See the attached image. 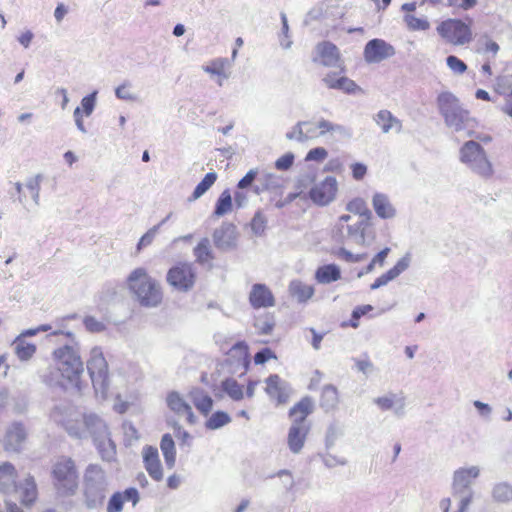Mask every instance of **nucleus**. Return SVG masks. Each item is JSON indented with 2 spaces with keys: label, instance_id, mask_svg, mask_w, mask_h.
I'll return each instance as SVG.
<instances>
[{
  "label": "nucleus",
  "instance_id": "1",
  "mask_svg": "<svg viewBox=\"0 0 512 512\" xmlns=\"http://www.w3.org/2000/svg\"><path fill=\"white\" fill-rule=\"evenodd\" d=\"M87 369L96 398L111 401L116 412L125 413L133 401L131 385L121 372L109 373L108 363L99 347L91 349Z\"/></svg>",
  "mask_w": 512,
  "mask_h": 512
},
{
  "label": "nucleus",
  "instance_id": "2",
  "mask_svg": "<svg viewBox=\"0 0 512 512\" xmlns=\"http://www.w3.org/2000/svg\"><path fill=\"white\" fill-rule=\"evenodd\" d=\"M481 475L478 465H464L454 470L451 480V497H443L439 501L441 512H469L474 494L471 489Z\"/></svg>",
  "mask_w": 512,
  "mask_h": 512
},
{
  "label": "nucleus",
  "instance_id": "3",
  "mask_svg": "<svg viewBox=\"0 0 512 512\" xmlns=\"http://www.w3.org/2000/svg\"><path fill=\"white\" fill-rule=\"evenodd\" d=\"M83 372V362L79 351L72 346H62L52 353V366L43 375L50 386L74 385Z\"/></svg>",
  "mask_w": 512,
  "mask_h": 512
},
{
  "label": "nucleus",
  "instance_id": "4",
  "mask_svg": "<svg viewBox=\"0 0 512 512\" xmlns=\"http://www.w3.org/2000/svg\"><path fill=\"white\" fill-rule=\"evenodd\" d=\"M437 106L445 125L455 133H463L465 137H476L477 120L463 108L458 97L451 92H442L437 97Z\"/></svg>",
  "mask_w": 512,
  "mask_h": 512
},
{
  "label": "nucleus",
  "instance_id": "5",
  "mask_svg": "<svg viewBox=\"0 0 512 512\" xmlns=\"http://www.w3.org/2000/svg\"><path fill=\"white\" fill-rule=\"evenodd\" d=\"M126 288L132 298L142 307H158L163 300L160 283L144 267L134 268L126 278Z\"/></svg>",
  "mask_w": 512,
  "mask_h": 512
},
{
  "label": "nucleus",
  "instance_id": "6",
  "mask_svg": "<svg viewBox=\"0 0 512 512\" xmlns=\"http://www.w3.org/2000/svg\"><path fill=\"white\" fill-rule=\"evenodd\" d=\"M52 418L64 426L70 435L78 438L102 436L106 433L104 422L96 415L81 416L72 410H56L52 413Z\"/></svg>",
  "mask_w": 512,
  "mask_h": 512
},
{
  "label": "nucleus",
  "instance_id": "7",
  "mask_svg": "<svg viewBox=\"0 0 512 512\" xmlns=\"http://www.w3.org/2000/svg\"><path fill=\"white\" fill-rule=\"evenodd\" d=\"M327 135L339 138H350L351 132L342 125L334 124L326 119H319L316 121L298 122L287 132L286 138L293 141L304 142Z\"/></svg>",
  "mask_w": 512,
  "mask_h": 512
},
{
  "label": "nucleus",
  "instance_id": "8",
  "mask_svg": "<svg viewBox=\"0 0 512 512\" xmlns=\"http://www.w3.org/2000/svg\"><path fill=\"white\" fill-rule=\"evenodd\" d=\"M334 230L341 236L346 232L348 239L363 247L369 246L375 240L371 218H356L350 214H344L338 218Z\"/></svg>",
  "mask_w": 512,
  "mask_h": 512
},
{
  "label": "nucleus",
  "instance_id": "9",
  "mask_svg": "<svg viewBox=\"0 0 512 512\" xmlns=\"http://www.w3.org/2000/svg\"><path fill=\"white\" fill-rule=\"evenodd\" d=\"M459 160L480 178L490 179L495 173L485 149L476 141L469 140L461 146Z\"/></svg>",
  "mask_w": 512,
  "mask_h": 512
},
{
  "label": "nucleus",
  "instance_id": "10",
  "mask_svg": "<svg viewBox=\"0 0 512 512\" xmlns=\"http://www.w3.org/2000/svg\"><path fill=\"white\" fill-rule=\"evenodd\" d=\"M439 37L447 44L463 46L470 43L473 33L470 24L459 18H447L436 26Z\"/></svg>",
  "mask_w": 512,
  "mask_h": 512
},
{
  "label": "nucleus",
  "instance_id": "11",
  "mask_svg": "<svg viewBox=\"0 0 512 512\" xmlns=\"http://www.w3.org/2000/svg\"><path fill=\"white\" fill-rule=\"evenodd\" d=\"M52 477L55 488L61 494L73 493L77 488L78 475L70 459L58 460L53 466Z\"/></svg>",
  "mask_w": 512,
  "mask_h": 512
},
{
  "label": "nucleus",
  "instance_id": "12",
  "mask_svg": "<svg viewBox=\"0 0 512 512\" xmlns=\"http://www.w3.org/2000/svg\"><path fill=\"white\" fill-rule=\"evenodd\" d=\"M166 281L172 289L185 293L194 287L196 272L191 263L180 262L167 271Z\"/></svg>",
  "mask_w": 512,
  "mask_h": 512
},
{
  "label": "nucleus",
  "instance_id": "13",
  "mask_svg": "<svg viewBox=\"0 0 512 512\" xmlns=\"http://www.w3.org/2000/svg\"><path fill=\"white\" fill-rule=\"evenodd\" d=\"M338 190L337 179L334 176H326L310 189L309 198L318 206H327L336 199Z\"/></svg>",
  "mask_w": 512,
  "mask_h": 512
},
{
  "label": "nucleus",
  "instance_id": "14",
  "mask_svg": "<svg viewBox=\"0 0 512 512\" xmlns=\"http://www.w3.org/2000/svg\"><path fill=\"white\" fill-rule=\"evenodd\" d=\"M166 404L170 411L179 417H184L189 425H197L199 418L184 395L171 391L166 396Z\"/></svg>",
  "mask_w": 512,
  "mask_h": 512
},
{
  "label": "nucleus",
  "instance_id": "15",
  "mask_svg": "<svg viewBox=\"0 0 512 512\" xmlns=\"http://www.w3.org/2000/svg\"><path fill=\"white\" fill-rule=\"evenodd\" d=\"M264 391L276 405L285 404L291 394L289 384L280 376L270 375L264 380Z\"/></svg>",
  "mask_w": 512,
  "mask_h": 512
},
{
  "label": "nucleus",
  "instance_id": "16",
  "mask_svg": "<svg viewBox=\"0 0 512 512\" xmlns=\"http://www.w3.org/2000/svg\"><path fill=\"white\" fill-rule=\"evenodd\" d=\"M364 59L368 63H379L395 55V48L383 39H372L364 48Z\"/></svg>",
  "mask_w": 512,
  "mask_h": 512
},
{
  "label": "nucleus",
  "instance_id": "17",
  "mask_svg": "<svg viewBox=\"0 0 512 512\" xmlns=\"http://www.w3.org/2000/svg\"><path fill=\"white\" fill-rule=\"evenodd\" d=\"M231 63L227 58L218 57L206 62L202 66L203 72L208 74L210 78L218 85L223 86L231 76Z\"/></svg>",
  "mask_w": 512,
  "mask_h": 512
},
{
  "label": "nucleus",
  "instance_id": "18",
  "mask_svg": "<svg viewBox=\"0 0 512 512\" xmlns=\"http://www.w3.org/2000/svg\"><path fill=\"white\" fill-rule=\"evenodd\" d=\"M97 95L98 92L95 90L87 95H85L80 102V106H77L73 112V118L75 125L79 132L86 134L87 129L84 124V118L90 117L96 107L97 104Z\"/></svg>",
  "mask_w": 512,
  "mask_h": 512
},
{
  "label": "nucleus",
  "instance_id": "19",
  "mask_svg": "<svg viewBox=\"0 0 512 512\" xmlns=\"http://www.w3.org/2000/svg\"><path fill=\"white\" fill-rule=\"evenodd\" d=\"M371 205L376 216L382 220H392L398 214L396 205L386 193H373L371 197Z\"/></svg>",
  "mask_w": 512,
  "mask_h": 512
},
{
  "label": "nucleus",
  "instance_id": "20",
  "mask_svg": "<svg viewBox=\"0 0 512 512\" xmlns=\"http://www.w3.org/2000/svg\"><path fill=\"white\" fill-rule=\"evenodd\" d=\"M227 362L233 372L245 373L250 364L247 344L243 342L235 344L228 352Z\"/></svg>",
  "mask_w": 512,
  "mask_h": 512
},
{
  "label": "nucleus",
  "instance_id": "21",
  "mask_svg": "<svg viewBox=\"0 0 512 512\" xmlns=\"http://www.w3.org/2000/svg\"><path fill=\"white\" fill-rule=\"evenodd\" d=\"M310 427L306 423H292L287 434V445L293 454H299L306 442Z\"/></svg>",
  "mask_w": 512,
  "mask_h": 512
},
{
  "label": "nucleus",
  "instance_id": "22",
  "mask_svg": "<svg viewBox=\"0 0 512 512\" xmlns=\"http://www.w3.org/2000/svg\"><path fill=\"white\" fill-rule=\"evenodd\" d=\"M373 403L382 411L392 410L397 416L405 414L406 402L400 394L386 393L375 397Z\"/></svg>",
  "mask_w": 512,
  "mask_h": 512
},
{
  "label": "nucleus",
  "instance_id": "23",
  "mask_svg": "<svg viewBox=\"0 0 512 512\" xmlns=\"http://www.w3.org/2000/svg\"><path fill=\"white\" fill-rule=\"evenodd\" d=\"M325 85L330 89L341 90L347 94H359L362 89L352 79L339 73H329L324 78Z\"/></svg>",
  "mask_w": 512,
  "mask_h": 512
},
{
  "label": "nucleus",
  "instance_id": "24",
  "mask_svg": "<svg viewBox=\"0 0 512 512\" xmlns=\"http://www.w3.org/2000/svg\"><path fill=\"white\" fill-rule=\"evenodd\" d=\"M313 60L327 67L337 66L340 62V53L334 44L323 42L316 46Z\"/></svg>",
  "mask_w": 512,
  "mask_h": 512
},
{
  "label": "nucleus",
  "instance_id": "25",
  "mask_svg": "<svg viewBox=\"0 0 512 512\" xmlns=\"http://www.w3.org/2000/svg\"><path fill=\"white\" fill-rule=\"evenodd\" d=\"M411 262L410 255L406 254L403 257H401L395 265L390 268L388 271L380 275L372 284L371 289L375 290L382 286L387 285L389 282L396 279L398 276H400L404 271H406Z\"/></svg>",
  "mask_w": 512,
  "mask_h": 512
},
{
  "label": "nucleus",
  "instance_id": "26",
  "mask_svg": "<svg viewBox=\"0 0 512 512\" xmlns=\"http://www.w3.org/2000/svg\"><path fill=\"white\" fill-rule=\"evenodd\" d=\"M249 302L254 308H268L275 305V298L266 285L257 283L251 287Z\"/></svg>",
  "mask_w": 512,
  "mask_h": 512
},
{
  "label": "nucleus",
  "instance_id": "27",
  "mask_svg": "<svg viewBox=\"0 0 512 512\" xmlns=\"http://www.w3.org/2000/svg\"><path fill=\"white\" fill-rule=\"evenodd\" d=\"M105 486L106 479L103 470L96 465L89 466L85 473L86 494L100 493L104 490Z\"/></svg>",
  "mask_w": 512,
  "mask_h": 512
},
{
  "label": "nucleus",
  "instance_id": "28",
  "mask_svg": "<svg viewBox=\"0 0 512 512\" xmlns=\"http://www.w3.org/2000/svg\"><path fill=\"white\" fill-rule=\"evenodd\" d=\"M143 461L148 474L156 481L163 479V471L156 448L146 446L143 449Z\"/></svg>",
  "mask_w": 512,
  "mask_h": 512
},
{
  "label": "nucleus",
  "instance_id": "29",
  "mask_svg": "<svg viewBox=\"0 0 512 512\" xmlns=\"http://www.w3.org/2000/svg\"><path fill=\"white\" fill-rule=\"evenodd\" d=\"M125 501H130L135 506L139 501V493L135 488H128L124 492L112 495L107 505V512H121Z\"/></svg>",
  "mask_w": 512,
  "mask_h": 512
},
{
  "label": "nucleus",
  "instance_id": "30",
  "mask_svg": "<svg viewBox=\"0 0 512 512\" xmlns=\"http://www.w3.org/2000/svg\"><path fill=\"white\" fill-rule=\"evenodd\" d=\"M188 397L203 416H207L212 411L214 401L202 388H191L188 392Z\"/></svg>",
  "mask_w": 512,
  "mask_h": 512
},
{
  "label": "nucleus",
  "instance_id": "31",
  "mask_svg": "<svg viewBox=\"0 0 512 512\" xmlns=\"http://www.w3.org/2000/svg\"><path fill=\"white\" fill-rule=\"evenodd\" d=\"M213 240L216 247L223 250L235 247L237 241L236 228L233 225L221 226L214 232Z\"/></svg>",
  "mask_w": 512,
  "mask_h": 512
},
{
  "label": "nucleus",
  "instance_id": "32",
  "mask_svg": "<svg viewBox=\"0 0 512 512\" xmlns=\"http://www.w3.org/2000/svg\"><path fill=\"white\" fill-rule=\"evenodd\" d=\"M26 439V431L19 423L12 424L4 437V448L8 451H16Z\"/></svg>",
  "mask_w": 512,
  "mask_h": 512
},
{
  "label": "nucleus",
  "instance_id": "33",
  "mask_svg": "<svg viewBox=\"0 0 512 512\" xmlns=\"http://www.w3.org/2000/svg\"><path fill=\"white\" fill-rule=\"evenodd\" d=\"M377 126L383 133L400 132L402 129L401 121L396 118L389 110L383 109L377 112L374 117Z\"/></svg>",
  "mask_w": 512,
  "mask_h": 512
},
{
  "label": "nucleus",
  "instance_id": "34",
  "mask_svg": "<svg viewBox=\"0 0 512 512\" xmlns=\"http://www.w3.org/2000/svg\"><path fill=\"white\" fill-rule=\"evenodd\" d=\"M17 477V471L11 463H2L0 465V491L9 493L15 490Z\"/></svg>",
  "mask_w": 512,
  "mask_h": 512
},
{
  "label": "nucleus",
  "instance_id": "35",
  "mask_svg": "<svg viewBox=\"0 0 512 512\" xmlns=\"http://www.w3.org/2000/svg\"><path fill=\"white\" fill-rule=\"evenodd\" d=\"M289 294L299 303H305L314 295V287L300 280H293L288 287Z\"/></svg>",
  "mask_w": 512,
  "mask_h": 512
},
{
  "label": "nucleus",
  "instance_id": "36",
  "mask_svg": "<svg viewBox=\"0 0 512 512\" xmlns=\"http://www.w3.org/2000/svg\"><path fill=\"white\" fill-rule=\"evenodd\" d=\"M491 497L494 502L499 504L512 503V484L501 481L493 485Z\"/></svg>",
  "mask_w": 512,
  "mask_h": 512
},
{
  "label": "nucleus",
  "instance_id": "37",
  "mask_svg": "<svg viewBox=\"0 0 512 512\" xmlns=\"http://www.w3.org/2000/svg\"><path fill=\"white\" fill-rule=\"evenodd\" d=\"M341 278L340 268L335 264H327L319 267L315 272V279L321 284L335 282Z\"/></svg>",
  "mask_w": 512,
  "mask_h": 512
},
{
  "label": "nucleus",
  "instance_id": "38",
  "mask_svg": "<svg viewBox=\"0 0 512 512\" xmlns=\"http://www.w3.org/2000/svg\"><path fill=\"white\" fill-rule=\"evenodd\" d=\"M313 402L309 398H303L290 409V417L293 423H305L306 417L313 411Z\"/></svg>",
  "mask_w": 512,
  "mask_h": 512
},
{
  "label": "nucleus",
  "instance_id": "39",
  "mask_svg": "<svg viewBox=\"0 0 512 512\" xmlns=\"http://www.w3.org/2000/svg\"><path fill=\"white\" fill-rule=\"evenodd\" d=\"M19 497L24 505L32 504L37 497V488L33 478H25L18 488Z\"/></svg>",
  "mask_w": 512,
  "mask_h": 512
},
{
  "label": "nucleus",
  "instance_id": "40",
  "mask_svg": "<svg viewBox=\"0 0 512 512\" xmlns=\"http://www.w3.org/2000/svg\"><path fill=\"white\" fill-rule=\"evenodd\" d=\"M204 422V426L207 430H218L231 422L230 415L225 412L218 410L214 413H209Z\"/></svg>",
  "mask_w": 512,
  "mask_h": 512
},
{
  "label": "nucleus",
  "instance_id": "41",
  "mask_svg": "<svg viewBox=\"0 0 512 512\" xmlns=\"http://www.w3.org/2000/svg\"><path fill=\"white\" fill-rule=\"evenodd\" d=\"M160 448L164 456L166 466L172 469L176 461V450L173 438L169 434L163 435L160 443Z\"/></svg>",
  "mask_w": 512,
  "mask_h": 512
},
{
  "label": "nucleus",
  "instance_id": "42",
  "mask_svg": "<svg viewBox=\"0 0 512 512\" xmlns=\"http://www.w3.org/2000/svg\"><path fill=\"white\" fill-rule=\"evenodd\" d=\"M403 21L405 26L410 31H420L425 32L430 29V22L425 16H416L413 13L405 14L403 17Z\"/></svg>",
  "mask_w": 512,
  "mask_h": 512
},
{
  "label": "nucleus",
  "instance_id": "43",
  "mask_svg": "<svg viewBox=\"0 0 512 512\" xmlns=\"http://www.w3.org/2000/svg\"><path fill=\"white\" fill-rule=\"evenodd\" d=\"M218 176L215 172L207 173L204 178L195 187L193 193L189 197V201H195L203 196L216 182Z\"/></svg>",
  "mask_w": 512,
  "mask_h": 512
},
{
  "label": "nucleus",
  "instance_id": "44",
  "mask_svg": "<svg viewBox=\"0 0 512 512\" xmlns=\"http://www.w3.org/2000/svg\"><path fill=\"white\" fill-rule=\"evenodd\" d=\"M233 200L229 189L221 192L215 204L214 215L217 217L224 216L232 211Z\"/></svg>",
  "mask_w": 512,
  "mask_h": 512
},
{
  "label": "nucleus",
  "instance_id": "45",
  "mask_svg": "<svg viewBox=\"0 0 512 512\" xmlns=\"http://www.w3.org/2000/svg\"><path fill=\"white\" fill-rule=\"evenodd\" d=\"M13 344L15 346V353L21 361L29 360L36 352V346L26 342L24 339H21V337H16Z\"/></svg>",
  "mask_w": 512,
  "mask_h": 512
},
{
  "label": "nucleus",
  "instance_id": "46",
  "mask_svg": "<svg viewBox=\"0 0 512 512\" xmlns=\"http://www.w3.org/2000/svg\"><path fill=\"white\" fill-rule=\"evenodd\" d=\"M194 255L196 260L201 264H208L213 259L210 243L207 238L199 241L197 246L194 248Z\"/></svg>",
  "mask_w": 512,
  "mask_h": 512
},
{
  "label": "nucleus",
  "instance_id": "47",
  "mask_svg": "<svg viewBox=\"0 0 512 512\" xmlns=\"http://www.w3.org/2000/svg\"><path fill=\"white\" fill-rule=\"evenodd\" d=\"M346 210L358 215V218H372V214L367 208L365 201L361 198H355L349 201L346 205Z\"/></svg>",
  "mask_w": 512,
  "mask_h": 512
},
{
  "label": "nucleus",
  "instance_id": "48",
  "mask_svg": "<svg viewBox=\"0 0 512 512\" xmlns=\"http://www.w3.org/2000/svg\"><path fill=\"white\" fill-rule=\"evenodd\" d=\"M222 389L233 400L239 401L244 397L243 387L234 379L223 381Z\"/></svg>",
  "mask_w": 512,
  "mask_h": 512
},
{
  "label": "nucleus",
  "instance_id": "49",
  "mask_svg": "<svg viewBox=\"0 0 512 512\" xmlns=\"http://www.w3.org/2000/svg\"><path fill=\"white\" fill-rule=\"evenodd\" d=\"M42 179H43L42 175L37 174V175L30 177L26 181V184H25L26 188L29 190V192L31 194L33 204L35 206L38 205V203H39V192H40V186H41Z\"/></svg>",
  "mask_w": 512,
  "mask_h": 512
},
{
  "label": "nucleus",
  "instance_id": "50",
  "mask_svg": "<svg viewBox=\"0 0 512 512\" xmlns=\"http://www.w3.org/2000/svg\"><path fill=\"white\" fill-rule=\"evenodd\" d=\"M274 324H275L274 320L271 316L264 315V316L258 317L255 320L254 326L257 329L259 334L268 335L272 332V330L274 328Z\"/></svg>",
  "mask_w": 512,
  "mask_h": 512
},
{
  "label": "nucleus",
  "instance_id": "51",
  "mask_svg": "<svg viewBox=\"0 0 512 512\" xmlns=\"http://www.w3.org/2000/svg\"><path fill=\"white\" fill-rule=\"evenodd\" d=\"M83 324L85 328L92 333H99L107 328V321L105 320H98L94 316H85L83 318Z\"/></svg>",
  "mask_w": 512,
  "mask_h": 512
},
{
  "label": "nucleus",
  "instance_id": "52",
  "mask_svg": "<svg viewBox=\"0 0 512 512\" xmlns=\"http://www.w3.org/2000/svg\"><path fill=\"white\" fill-rule=\"evenodd\" d=\"M446 65L455 75H462L467 71V65L454 55H450L446 58Z\"/></svg>",
  "mask_w": 512,
  "mask_h": 512
},
{
  "label": "nucleus",
  "instance_id": "53",
  "mask_svg": "<svg viewBox=\"0 0 512 512\" xmlns=\"http://www.w3.org/2000/svg\"><path fill=\"white\" fill-rule=\"evenodd\" d=\"M390 253V248L389 247H385L384 249H382L381 251H379L371 260V262L369 263V265L366 267V273H370L374 270V268L376 266L378 267H383L385 262H386V259L388 257Z\"/></svg>",
  "mask_w": 512,
  "mask_h": 512
},
{
  "label": "nucleus",
  "instance_id": "54",
  "mask_svg": "<svg viewBox=\"0 0 512 512\" xmlns=\"http://www.w3.org/2000/svg\"><path fill=\"white\" fill-rule=\"evenodd\" d=\"M170 215H168L160 224L156 225V226H153L152 228H150L139 240L138 242V245H137V248L140 250L144 247H147L149 246L154 238L156 237L157 233H158V230H159V227L162 223H164L167 219H169Z\"/></svg>",
  "mask_w": 512,
  "mask_h": 512
},
{
  "label": "nucleus",
  "instance_id": "55",
  "mask_svg": "<svg viewBox=\"0 0 512 512\" xmlns=\"http://www.w3.org/2000/svg\"><path fill=\"white\" fill-rule=\"evenodd\" d=\"M322 403L327 407H333L338 403V392L333 386H326L322 391Z\"/></svg>",
  "mask_w": 512,
  "mask_h": 512
},
{
  "label": "nucleus",
  "instance_id": "56",
  "mask_svg": "<svg viewBox=\"0 0 512 512\" xmlns=\"http://www.w3.org/2000/svg\"><path fill=\"white\" fill-rule=\"evenodd\" d=\"M115 96L120 100L134 101L136 100L135 94L131 90L129 83L124 82L115 88Z\"/></svg>",
  "mask_w": 512,
  "mask_h": 512
},
{
  "label": "nucleus",
  "instance_id": "57",
  "mask_svg": "<svg viewBox=\"0 0 512 512\" xmlns=\"http://www.w3.org/2000/svg\"><path fill=\"white\" fill-rule=\"evenodd\" d=\"M327 157L328 151L324 147H316L308 151L305 161L322 163Z\"/></svg>",
  "mask_w": 512,
  "mask_h": 512
},
{
  "label": "nucleus",
  "instance_id": "58",
  "mask_svg": "<svg viewBox=\"0 0 512 512\" xmlns=\"http://www.w3.org/2000/svg\"><path fill=\"white\" fill-rule=\"evenodd\" d=\"M477 0H447L446 5L453 10H469L475 7Z\"/></svg>",
  "mask_w": 512,
  "mask_h": 512
},
{
  "label": "nucleus",
  "instance_id": "59",
  "mask_svg": "<svg viewBox=\"0 0 512 512\" xmlns=\"http://www.w3.org/2000/svg\"><path fill=\"white\" fill-rule=\"evenodd\" d=\"M34 39V33L30 29L21 30L17 36V42L24 48L29 49Z\"/></svg>",
  "mask_w": 512,
  "mask_h": 512
},
{
  "label": "nucleus",
  "instance_id": "60",
  "mask_svg": "<svg viewBox=\"0 0 512 512\" xmlns=\"http://www.w3.org/2000/svg\"><path fill=\"white\" fill-rule=\"evenodd\" d=\"M294 162V154L288 152L281 157H279L275 162V167L278 170L284 171L288 170Z\"/></svg>",
  "mask_w": 512,
  "mask_h": 512
},
{
  "label": "nucleus",
  "instance_id": "61",
  "mask_svg": "<svg viewBox=\"0 0 512 512\" xmlns=\"http://www.w3.org/2000/svg\"><path fill=\"white\" fill-rule=\"evenodd\" d=\"M350 169L352 177L357 181L362 180L366 176L368 170L367 166L362 162H354L350 164Z\"/></svg>",
  "mask_w": 512,
  "mask_h": 512
},
{
  "label": "nucleus",
  "instance_id": "62",
  "mask_svg": "<svg viewBox=\"0 0 512 512\" xmlns=\"http://www.w3.org/2000/svg\"><path fill=\"white\" fill-rule=\"evenodd\" d=\"M271 359H276V355L269 348H265V349L257 352L254 356V362L256 365H263Z\"/></svg>",
  "mask_w": 512,
  "mask_h": 512
},
{
  "label": "nucleus",
  "instance_id": "63",
  "mask_svg": "<svg viewBox=\"0 0 512 512\" xmlns=\"http://www.w3.org/2000/svg\"><path fill=\"white\" fill-rule=\"evenodd\" d=\"M266 227V219L261 213H256L251 221V229L257 235L261 234Z\"/></svg>",
  "mask_w": 512,
  "mask_h": 512
},
{
  "label": "nucleus",
  "instance_id": "64",
  "mask_svg": "<svg viewBox=\"0 0 512 512\" xmlns=\"http://www.w3.org/2000/svg\"><path fill=\"white\" fill-rule=\"evenodd\" d=\"M258 175L257 169L249 170L246 175L238 182L237 187L239 189H246L252 185L256 176Z\"/></svg>",
  "mask_w": 512,
  "mask_h": 512
}]
</instances>
